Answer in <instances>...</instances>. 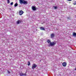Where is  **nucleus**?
I'll return each mask as SVG.
<instances>
[{
	"mask_svg": "<svg viewBox=\"0 0 76 76\" xmlns=\"http://www.w3.org/2000/svg\"><path fill=\"white\" fill-rule=\"evenodd\" d=\"M47 42L48 43V44H50H50L49 45V47H52L53 46V45H56V42H51V41H50V40H48Z\"/></svg>",
	"mask_w": 76,
	"mask_h": 76,
	"instance_id": "1",
	"label": "nucleus"
},
{
	"mask_svg": "<svg viewBox=\"0 0 76 76\" xmlns=\"http://www.w3.org/2000/svg\"><path fill=\"white\" fill-rule=\"evenodd\" d=\"M19 3L20 4H28V1L24 0H19Z\"/></svg>",
	"mask_w": 76,
	"mask_h": 76,
	"instance_id": "2",
	"label": "nucleus"
},
{
	"mask_svg": "<svg viewBox=\"0 0 76 76\" xmlns=\"http://www.w3.org/2000/svg\"><path fill=\"white\" fill-rule=\"evenodd\" d=\"M33 11H35L37 10V8L35 6H33L31 7Z\"/></svg>",
	"mask_w": 76,
	"mask_h": 76,
	"instance_id": "3",
	"label": "nucleus"
},
{
	"mask_svg": "<svg viewBox=\"0 0 76 76\" xmlns=\"http://www.w3.org/2000/svg\"><path fill=\"white\" fill-rule=\"evenodd\" d=\"M37 67V65L35 64H34L32 66V69H34L35 68H36Z\"/></svg>",
	"mask_w": 76,
	"mask_h": 76,
	"instance_id": "4",
	"label": "nucleus"
},
{
	"mask_svg": "<svg viewBox=\"0 0 76 76\" xmlns=\"http://www.w3.org/2000/svg\"><path fill=\"white\" fill-rule=\"evenodd\" d=\"M20 76H26V73L24 74L22 73H20Z\"/></svg>",
	"mask_w": 76,
	"mask_h": 76,
	"instance_id": "5",
	"label": "nucleus"
},
{
	"mask_svg": "<svg viewBox=\"0 0 76 76\" xmlns=\"http://www.w3.org/2000/svg\"><path fill=\"white\" fill-rule=\"evenodd\" d=\"M23 13V11L22 10H21L19 12V15H22Z\"/></svg>",
	"mask_w": 76,
	"mask_h": 76,
	"instance_id": "6",
	"label": "nucleus"
},
{
	"mask_svg": "<svg viewBox=\"0 0 76 76\" xmlns=\"http://www.w3.org/2000/svg\"><path fill=\"white\" fill-rule=\"evenodd\" d=\"M22 23V20H18L17 22L16 23L17 24H19V23Z\"/></svg>",
	"mask_w": 76,
	"mask_h": 76,
	"instance_id": "7",
	"label": "nucleus"
},
{
	"mask_svg": "<svg viewBox=\"0 0 76 76\" xmlns=\"http://www.w3.org/2000/svg\"><path fill=\"white\" fill-rule=\"evenodd\" d=\"M62 64L64 67H66V65L67 64V63L66 62H64Z\"/></svg>",
	"mask_w": 76,
	"mask_h": 76,
	"instance_id": "8",
	"label": "nucleus"
},
{
	"mask_svg": "<svg viewBox=\"0 0 76 76\" xmlns=\"http://www.w3.org/2000/svg\"><path fill=\"white\" fill-rule=\"evenodd\" d=\"M54 37V34H51L50 35V37L51 38H53Z\"/></svg>",
	"mask_w": 76,
	"mask_h": 76,
	"instance_id": "9",
	"label": "nucleus"
},
{
	"mask_svg": "<svg viewBox=\"0 0 76 76\" xmlns=\"http://www.w3.org/2000/svg\"><path fill=\"white\" fill-rule=\"evenodd\" d=\"M73 37H76V33L75 32H73L72 34Z\"/></svg>",
	"mask_w": 76,
	"mask_h": 76,
	"instance_id": "10",
	"label": "nucleus"
},
{
	"mask_svg": "<svg viewBox=\"0 0 76 76\" xmlns=\"http://www.w3.org/2000/svg\"><path fill=\"white\" fill-rule=\"evenodd\" d=\"M40 29L41 30H43V31H45V28H44L43 27H40Z\"/></svg>",
	"mask_w": 76,
	"mask_h": 76,
	"instance_id": "11",
	"label": "nucleus"
},
{
	"mask_svg": "<svg viewBox=\"0 0 76 76\" xmlns=\"http://www.w3.org/2000/svg\"><path fill=\"white\" fill-rule=\"evenodd\" d=\"M18 4L17 3H15V4L14 5V7H16V6H18Z\"/></svg>",
	"mask_w": 76,
	"mask_h": 76,
	"instance_id": "12",
	"label": "nucleus"
},
{
	"mask_svg": "<svg viewBox=\"0 0 76 76\" xmlns=\"http://www.w3.org/2000/svg\"><path fill=\"white\" fill-rule=\"evenodd\" d=\"M67 19H69V20H70V17H67Z\"/></svg>",
	"mask_w": 76,
	"mask_h": 76,
	"instance_id": "13",
	"label": "nucleus"
},
{
	"mask_svg": "<svg viewBox=\"0 0 76 76\" xmlns=\"http://www.w3.org/2000/svg\"><path fill=\"white\" fill-rule=\"evenodd\" d=\"M30 64H31V63H30V62H29V61H28V66H29L30 65Z\"/></svg>",
	"mask_w": 76,
	"mask_h": 76,
	"instance_id": "14",
	"label": "nucleus"
},
{
	"mask_svg": "<svg viewBox=\"0 0 76 76\" xmlns=\"http://www.w3.org/2000/svg\"><path fill=\"white\" fill-rule=\"evenodd\" d=\"M73 4H74V5H76V1H74V2L73 3Z\"/></svg>",
	"mask_w": 76,
	"mask_h": 76,
	"instance_id": "15",
	"label": "nucleus"
},
{
	"mask_svg": "<svg viewBox=\"0 0 76 76\" xmlns=\"http://www.w3.org/2000/svg\"><path fill=\"white\" fill-rule=\"evenodd\" d=\"M7 3H8V4L10 3V1H9V0H7Z\"/></svg>",
	"mask_w": 76,
	"mask_h": 76,
	"instance_id": "16",
	"label": "nucleus"
},
{
	"mask_svg": "<svg viewBox=\"0 0 76 76\" xmlns=\"http://www.w3.org/2000/svg\"><path fill=\"white\" fill-rule=\"evenodd\" d=\"M54 9H58L57 7H54Z\"/></svg>",
	"mask_w": 76,
	"mask_h": 76,
	"instance_id": "17",
	"label": "nucleus"
},
{
	"mask_svg": "<svg viewBox=\"0 0 76 76\" xmlns=\"http://www.w3.org/2000/svg\"><path fill=\"white\" fill-rule=\"evenodd\" d=\"M7 72L8 74H10V72L9 71V70H7Z\"/></svg>",
	"mask_w": 76,
	"mask_h": 76,
	"instance_id": "18",
	"label": "nucleus"
},
{
	"mask_svg": "<svg viewBox=\"0 0 76 76\" xmlns=\"http://www.w3.org/2000/svg\"><path fill=\"white\" fill-rule=\"evenodd\" d=\"M13 4V2H12L11 3H10L11 5H12Z\"/></svg>",
	"mask_w": 76,
	"mask_h": 76,
	"instance_id": "19",
	"label": "nucleus"
},
{
	"mask_svg": "<svg viewBox=\"0 0 76 76\" xmlns=\"http://www.w3.org/2000/svg\"><path fill=\"white\" fill-rule=\"evenodd\" d=\"M68 0V1H72V0Z\"/></svg>",
	"mask_w": 76,
	"mask_h": 76,
	"instance_id": "20",
	"label": "nucleus"
},
{
	"mask_svg": "<svg viewBox=\"0 0 76 76\" xmlns=\"http://www.w3.org/2000/svg\"><path fill=\"white\" fill-rule=\"evenodd\" d=\"M9 10H11V9H10Z\"/></svg>",
	"mask_w": 76,
	"mask_h": 76,
	"instance_id": "21",
	"label": "nucleus"
},
{
	"mask_svg": "<svg viewBox=\"0 0 76 76\" xmlns=\"http://www.w3.org/2000/svg\"><path fill=\"white\" fill-rule=\"evenodd\" d=\"M75 70H76V68L75 69Z\"/></svg>",
	"mask_w": 76,
	"mask_h": 76,
	"instance_id": "22",
	"label": "nucleus"
},
{
	"mask_svg": "<svg viewBox=\"0 0 76 76\" xmlns=\"http://www.w3.org/2000/svg\"><path fill=\"white\" fill-rule=\"evenodd\" d=\"M40 61H41V60H40Z\"/></svg>",
	"mask_w": 76,
	"mask_h": 76,
	"instance_id": "23",
	"label": "nucleus"
},
{
	"mask_svg": "<svg viewBox=\"0 0 76 76\" xmlns=\"http://www.w3.org/2000/svg\"><path fill=\"white\" fill-rule=\"evenodd\" d=\"M59 20H61V19H59Z\"/></svg>",
	"mask_w": 76,
	"mask_h": 76,
	"instance_id": "24",
	"label": "nucleus"
}]
</instances>
